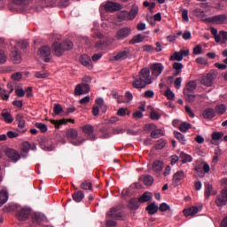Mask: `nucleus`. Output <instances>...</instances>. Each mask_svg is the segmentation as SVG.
<instances>
[{
    "mask_svg": "<svg viewBox=\"0 0 227 227\" xmlns=\"http://www.w3.org/2000/svg\"><path fill=\"white\" fill-rule=\"evenodd\" d=\"M152 79L153 78H152V76L150 77V69L148 67L142 68L139 71L138 77H134L132 86L136 88V90H143L146 88L147 84L153 82Z\"/></svg>",
    "mask_w": 227,
    "mask_h": 227,
    "instance_id": "1",
    "label": "nucleus"
},
{
    "mask_svg": "<svg viewBox=\"0 0 227 227\" xmlns=\"http://www.w3.org/2000/svg\"><path fill=\"white\" fill-rule=\"evenodd\" d=\"M52 51L57 58H61L66 51H72L74 49V43L71 41H65L62 43L55 42L52 43Z\"/></svg>",
    "mask_w": 227,
    "mask_h": 227,
    "instance_id": "2",
    "label": "nucleus"
},
{
    "mask_svg": "<svg viewBox=\"0 0 227 227\" xmlns=\"http://www.w3.org/2000/svg\"><path fill=\"white\" fill-rule=\"evenodd\" d=\"M196 88H198V83L195 81H190L184 89V97L186 102L192 104V102L196 101V98L200 97V95H194V91H196Z\"/></svg>",
    "mask_w": 227,
    "mask_h": 227,
    "instance_id": "3",
    "label": "nucleus"
},
{
    "mask_svg": "<svg viewBox=\"0 0 227 227\" xmlns=\"http://www.w3.org/2000/svg\"><path fill=\"white\" fill-rule=\"evenodd\" d=\"M132 35V28L129 27H123L119 28L115 33V38L121 42V40H125V38H129V35Z\"/></svg>",
    "mask_w": 227,
    "mask_h": 227,
    "instance_id": "4",
    "label": "nucleus"
},
{
    "mask_svg": "<svg viewBox=\"0 0 227 227\" xmlns=\"http://www.w3.org/2000/svg\"><path fill=\"white\" fill-rule=\"evenodd\" d=\"M185 176H187V174H185L184 170L176 171L172 177V185H174V187H178V185H182V182L185 180Z\"/></svg>",
    "mask_w": 227,
    "mask_h": 227,
    "instance_id": "5",
    "label": "nucleus"
},
{
    "mask_svg": "<svg viewBox=\"0 0 227 227\" xmlns=\"http://www.w3.org/2000/svg\"><path fill=\"white\" fill-rule=\"evenodd\" d=\"M122 13H124V20H134L139 13V6L133 4L129 12L124 11Z\"/></svg>",
    "mask_w": 227,
    "mask_h": 227,
    "instance_id": "6",
    "label": "nucleus"
},
{
    "mask_svg": "<svg viewBox=\"0 0 227 227\" xmlns=\"http://www.w3.org/2000/svg\"><path fill=\"white\" fill-rule=\"evenodd\" d=\"M215 203L216 207H226L227 205V188H223L220 194L215 198Z\"/></svg>",
    "mask_w": 227,
    "mask_h": 227,
    "instance_id": "7",
    "label": "nucleus"
},
{
    "mask_svg": "<svg viewBox=\"0 0 227 227\" xmlns=\"http://www.w3.org/2000/svg\"><path fill=\"white\" fill-rule=\"evenodd\" d=\"M15 120L18 125V132L20 134H25V132H27V128L26 127V119H24V115H22V114H18L15 117Z\"/></svg>",
    "mask_w": 227,
    "mask_h": 227,
    "instance_id": "8",
    "label": "nucleus"
},
{
    "mask_svg": "<svg viewBox=\"0 0 227 227\" xmlns=\"http://www.w3.org/2000/svg\"><path fill=\"white\" fill-rule=\"evenodd\" d=\"M81 129L83 132V134L87 136L90 141H95L97 139V135L93 133L95 132V128L92 125H84L81 128Z\"/></svg>",
    "mask_w": 227,
    "mask_h": 227,
    "instance_id": "9",
    "label": "nucleus"
},
{
    "mask_svg": "<svg viewBox=\"0 0 227 227\" xmlns=\"http://www.w3.org/2000/svg\"><path fill=\"white\" fill-rule=\"evenodd\" d=\"M90 93V84L82 82L77 84L74 88L75 97H81V95H87Z\"/></svg>",
    "mask_w": 227,
    "mask_h": 227,
    "instance_id": "10",
    "label": "nucleus"
},
{
    "mask_svg": "<svg viewBox=\"0 0 227 227\" xmlns=\"http://www.w3.org/2000/svg\"><path fill=\"white\" fill-rule=\"evenodd\" d=\"M150 69L152 72V79H157V77L164 72V65L160 63H154L151 65Z\"/></svg>",
    "mask_w": 227,
    "mask_h": 227,
    "instance_id": "11",
    "label": "nucleus"
},
{
    "mask_svg": "<svg viewBox=\"0 0 227 227\" xmlns=\"http://www.w3.org/2000/svg\"><path fill=\"white\" fill-rule=\"evenodd\" d=\"M214 81H215V74L210 72L206 75L202 76L200 82L204 86L210 87L214 84Z\"/></svg>",
    "mask_w": 227,
    "mask_h": 227,
    "instance_id": "12",
    "label": "nucleus"
},
{
    "mask_svg": "<svg viewBox=\"0 0 227 227\" xmlns=\"http://www.w3.org/2000/svg\"><path fill=\"white\" fill-rule=\"evenodd\" d=\"M189 55V50H180V51H176L174 54L169 58L170 61H182L184 57Z\"/></svg>",
    "mask_w": 227,
    "mask_h": 227,
    "instance_id": "13",
    "label": "nucleus"
},
{
    "mask_svg": "<svg viewBox=\"0 0 227 227\" xmlns=\"http://www.w3.org/2000/svg\"><path fill=\"white\" fill-rule=\"evenodd\" d=\"M105 10L106 12H110L111 13H113V12H118V10H121V4L116 2L108 1L105 4Z\"/></svg>",
    "mask_w": 227,
    "mask_h": 227,
    "instance_id": "14",
    "label": "nucleus"
},
{
    "mask_svg": "<svg viewBox=\"0 0 227 227\" xmlns=\"http://www.w3.org/2000/svg\"><path fill=\"white\" fill-rule=\"evenodd\" d=\"M79 60L81 65H82V67H85L89 70H91V68H93V64L91 62V58H90V56L86 54L81 55Z\"/></svg>",
    "mask_w": 227,
    "mask_h": 227,
    "instance_id": "15",
    "label": "nucleus"
},
{
    "mask_svg": "<svg viewBox=\"0 0 227 227\" xmlns=\"http://www.w3.org/2000/svg\"><path fill=\"white\" fill-rule=\"evenodd\" d=\"M40 146L42 150H44L45 152H52V150H54V145L51 139L43 138L40 142Z\"/></svg>",
    "mask_w": 227,
    "mask_h": 227,
    "instance_id": "16",
    "label": "nucleus"
},
{
    "mask_svg": "<svg viewBox=\"0 0 227 227\" xmlns=\"http://www.w3.org/2000/svg\"><path fill=\"white\" fill-rule=\"evenodd\" d=\"M226 20H227L226 14H219L208 19V22H212V24H224L226 23Z\"/></svg>",
    "mask_w": 227,
    "mask_h": 227,
    "instance_id": "17",
    "label": "nucleus"
},
{
    "mask_svg": "<svg viewBox=\"0 0 227 227\" xmlns=\"http://www.w3.org/2000/svg\"><path fill=\"white\" fill-rule=\"evenodd\" d=\"M39 54L42 58H45V63H49V61H51V59L49 58V56H51V47H49L48 45L41 47L39 49Z\"/></svg>",
    "mask_w": 227,
    "mask_h": 227,
    "instance_id": "18",
    "label": "nucleus"
},
{
    "mask_svg": "<svg viewBox=\"0 0 227 227\" xmlns=\"http://www.w3.org/2000/svg\"><path fill=\"white\" fill-rule=\"evenodd\" d=\"M106 217H110L111 219H116L117 221L121 219V212H120V208L112 207L106 213Z\"/></svg>",
    "mask_w": 227,
    "mask_h": 227,
    "instance_id": "19",
    "label": "nucleus"
},
{
    "mask_svg": "<svg viewBox=\"0 0 227 227\" xmlns=\"http://www.w3.org/2000/svg\"><path fill=\"white\" fill-rule=\"evenodd\" d=\"M6 156L12 162H17L18 160H20V154L19 152L13 150V149H8L5 153Z\"/></svg>",
    "mask_w": 227,
    "mask_h": 227,
    "instance_id": "20",
    "label": "nucleus"
},
{
    "mask_svg": "<svg viewBox=\"0 0 227 227\" xmlns=\"http://www.w3.org/2000/svg\"><path fill=\"white\" fill-rule=\"evenodd\" d=\"M70 121L71 123H75V120L74 119H62V120H50V122L54 125L55 129H59L61 125H67Z\"/></svg>",
    "mask_w": 227,
    "mask_h": 227,
    "instance_id": "21",
    "label": "nucleus"
},
{
    "mask_svg": "<svg viewBox=\"0 0 227 227\" xmlns=\"http://www.w3.org/2000/svg\"><path fill=\"white\" fill-rule=\"evenodd\" d=\"M29 214H31L29 209L21 208L20 211H18L17 217L19 221H26L27 219H29Z\"/></svg>",
    "mask_w": 227,
    "mask_h": 227,
    "instance_id": "22",
    "label": "nucleus"
},
{
    "mask_svg": "<svg viewBox=\"0 0 227 227\" xmlns=\"http://www.w3.org/2000/svg\"><path fill=\"white\" fill-rule=\"evenodd\" d=\"M11 59L13 61V63H20L22 59L20 57V52H19V50L17 48L12 49L11 52Z\"/></svg>",
    "mask_w": 227,
    "mask_h": 227,
    "instance_id": "23",
    "label": "nucleus"
},
{
    "mask_svg": "<svg viewBox=\"0 0 227 227\" xmlns=\"http://www.w3.org/2000/svg\"><path fill=\"white\" fill-rule=\"evenodd\" d=\"M162 169H164V162H162V160H154L153 163V171H154V173H160V171H162Z\"/></svg>",
    "mask_w": 227,
    "mask_h": 227,
    "instance_id": "24",
    "label": "nucleus"
},
{
    "mask_svg": "<svg viewBox=\"0 0 227 227\" xmlns=\"http://www.w3.org/2000/svg\"><path fill=\"white\" fill-rule=\"evenodd\" d=\"M128 58L129 50L119 51L115 56H114V59H115V61H123V59H127Z\"/></svg>",
    "mask_w": 227,
    "mask_h": 227,
    "instance_id": "25",
    "label": "nucleus"
},
{
    "mask_svg": "<svg viewBox=\"0 0 227 227\" xmlns=\"http://www.w3.org/2000/svg\"><path fill=\"white\" fill-rule=\"evenodd\" d=\"M145 210L148 212L149 215H155V214L159 212V206H157L155 202H152L146 207Z\"/></svg>",
    "mask_w": 227,
    "mask_h": 227,
    "instance_id": "26",
    "label": "nucleus"
},
{
    "mask_svg": "<svg viewBox=\"0 0 227 227\" xmlns=\"http://www.w3.org/2000/svg\"><path fill=\"white\" fill-rule=\"evenodd\" d=\"M204 196L206 200H208V198H210V194H212V191H214V186L212 185V184L206 182L204 184Z\"/></svg>",
    "mask_w": 227,
    "mask_h": 227,
    "instance_id": "27",
    "label": "nucleus"
},
{
    "mask_svg": "<svg viewBox=\"0 0 227 227\" xmlns=\"http://www.w3.org/2000/svg\"><path fill=\"white\" fill-rule=\"evenodd\" d=\"M203 118L205 120H212L215 116V110L213 108H207L203 111Z\"/></svg>",
    "mask_w": 227,
    "mask_h": 227,
    "instance_id": "28",
    "label": "nucleus"
},
{
    "mask_svg": "<svg viewBox=\"0 0 227 227\" xmlns=\"http://www.w3.org/2000/svg\"><path fill=\"white\" fill-rule=\"evenodd\" d=\"M33 0H12L13 4L20 6L21 8H27Z\"/></svg>",
    "mask_w": 227,
    "mask_h": 227,
    "instance_id": "29",
    "label": "nucleus"
},
{
    "mask_svg": "<svg viewBox=\"0 0 227 227\" xmlns=\"http://www.w3.org/2000/svg\"><path fill=\"white\" fill-rule=\"evenodd\" d=\"M72 198L76 203H81L82 200H84V192L82 191H78L73 193Z\"/></svg>",
    "mask_w": 227,
    "mask_h": 227,
    "instance_id": "30",
    "label": "nucleus"
},
{
    "mask_svg": "<svg viewBox=\"0 0 227 227\" xmlns=\"http://www.w3.org/2000/svg\"><path fill=\"white\" fill-rule=\"evenodd\" d=\"M145 35L138 34V35L133 36V38L129 41V43L131 45H134L136 43H141V42L145 41Z\"/></svg>",
    "mask_w": 227,
    "mask_h": 227,
    "instance_id": "31",
    "label": "nucleus"
},
{
    "mask_svg": "<svg viewBox=\"0 0 227 227\" xmlns=\"http://www.w3.org/2000/svg\"><path fill=\"white\" fill-rule=\"evenodd\" d=\"M152 200V192H144L138 199L139 203H146V201H150Z\"/></svg>",
    "mask_w": 227,
    "mask_h": 227,
    "instance_id": "32",
    "label": "nucleus"
},
{
    "mask_svg": "<svg viewBox=\"0 0 227 227\" xmlns=\"http://www.w3.org/2000/svg\"><path fill=\"white\" fill-rule=\"evenodd\" d=\"M8 192L6 190L0 191V207H3L8 201Z\"/></svg>",
    "mask_w": 227,
    "mask_h": 227,
    "instance_id": "33",
    "label": "nucleus"
},
{
    "mask_svg": "<svg viewBox=\"0 0 227 227\" xmlns=\"http://www.w3.org/2000/svg\"><path fill=\"white\" fill-rule=\"evenodd\" d=\"M198 207H192L188 209H184V215H185V217H189V215H196V214H198Z\"/></svg>",
    "mask_w": 227,
    "mask_h": 227,
    "instance_id": "34",
    "label": "nucleus"
},
{
    "mask_svg": "<svg viewBox=\"0 0 227 227\" xmlns=\"http://www.w3.org/2000/svg\"><path fill=\"white\" fill-rule=\"evenodd\" d=\"M172 67H173L174 70L176 71L174 73L175 76L180 75V74H182V68H184V64H182L180 62H175Z\"/></svg>",
    "mask_w": 227,
    "mask_h": 227,
    "instance_id": "35",
    "label": "nucleus"
},
{
    "mask_svg": "<svg viewBox=\"0 0 227 227\" xmlns=\"http://www.w3.org/2000/svg\"><path fill=\"white\" fill-rule=\"evenodd\" d=\"M164 136V130L162 129H154L151 132V137L153 139H159V137H162Z\"/></svg>",
    "mask_w": 227,
    "mask_h": 227,
    "instance_id": "36",
    "label": "nucleus"
},
{
    "mask_svg": "<svg viewBox=\"0 0 227 227\" xmlns=\"http://www.w3.org/2000/svg\"><path fill=\"white\" fill-rule=\"evenodd\" d=\"M194 13L196 15V17H199V19H201V20H208V19L207 18V14H205V12L201 9H195L194 10Z\"/></svg>",
    "mask_w": 227,
    "mask_h": 227,
    "instance_id": "37",
    "label": "nucleus"
},
{
    "mask_svg": "<svg viewBox=\"0 0 227 227\" xmlns=\"http://www.w3.org/2000/svg\"><path fill=\"white\" fill-rule=\"evenodd\" d=\"M129 208H131V210H137V208H139V199H131L129 200Z\"/></svg>",
    "mask_w": 227,
    "mask_h": 227,
    "instance_id": "38",
    "label": "nucleus"
},
{
    "mask_svg": "<svg viewBox=\"0 0 227 227\" xmlns=\"http://www.w3.org/2000/svg\"><path fill=\"white\" fill-rule=\"evenodd\" d=\"M1 114L5 123H13V116H12V114L8 112H3Z\"/></svg>",
    "mask_w": 227,
    "mask_h": 227,
    "instance_id": "39",
    "label": "nucleus"
},
{
    "mask_svg": "<svg viewBox=\"0 0 227 227\" xmlns=\"http://www.w3.org/2000/svg\"><path fill=\"white\" fill-rule=\"evenodd\" d=\"M81 189L83 191H93V184L90 181H83L81 184Z\"/></svg>",
    "mask_w": 227,
    "mask_h": 227,
    "instance_id": "40",
    "label": "nucleus"
},
{
    "mask_svg": "<svg viewBox=\"0 0 227 227\" xmlns=\"http://www.w3.org/2000/svg\"><path fill=\"white\" fill-rule=\"evenodd\" d=\"M180 159H182V163L185 164L187 162H192V156L184 153H180Z\"/></svg>",
    "mask_w": 227,
    "mask_h": 227,
    "instance_id": "41",
    "label": "nucleus"
},
{
    "mask_svg": "<svg viewBox=\"0 0 227 227\" xmlns=\"http://www.w3.org/2000/svg\"><path fill=\"white\" fill-rule=\"evenodd\" d=\"M67 139H75L77 137V130L70 129L66 132Z\"/></svg>",
    "mask_w": 227,
    "mask_h": 227,
    "instance_id": "42",
    "label": "nucleus"
},
{
    "mask_svg": "<svg viewBox=\"0 0 227 227\" xmlns=\"http://www.w3.org/2000/svg\"><path fill=\"white\" fill-rule=\"evenodd\" d=\"M166 145H168V142L162 138L159 139L155 144V149L156 150H162L165 148Z\"/></svg>",
    "mask_w": 227,
    "mask_h": 227,
    "instance_id": "43",
    "label": "nucleus"
},
{
    "mask_svg": "<svg viewBox=\"0 0 227 227\" xmlns=\"http://www.w3.org/2000/svg\"><path fill=\"white\" fill-rule=\"evenodd\" d=\"M174 134H175L176 139H178V141H179V143H181V145H186L187 140L185 139V136H184L180 132H174Z\"/></svg>",
    "mask_w": 227,
    "mask_h": 227,
    "instance_id": "44",
    "label": "nucleus"
},
{
    "mask_svg": "<svg viewBox=\"0 0 227 227\" xmlns=\"http://www.w3.org/2000/svg\"><path fill=\"white\" fill-rule=\"evenodd\" d=\"M142 179L145 185H152L153 184V176L150 175L143 176Z\"/></svg>",
    "mask_w": 227,
    "mask_h": 227,
    "instance_id": "45",
    "label": "nucleus"
},
{
    "mask_svg": "<svg viewBox=\"0 0 227 227\" xmlns=\"http://www.w3.org/2000/svg\"><path fill=\"white\" fill-rule=\"evenodd\" d=\"M215 113H217L218 114H224V113H226V105L221 104V105H217L215 107Z\"/></svg>",
    "mask_w": 227,
    "mask_h": 227,
    "instance_id": "46",
    "label": "nucleus"
},
{
    "mask_svg": "<svg viewBox=\"0 0 227 227\" xmlns=\"http://www.w3.org/2000/svg\"><path fill=\"white\" fill-rule=\"evenodd\" d=\"M10 92L5 89L0 88V98L2 100H8L10 98Z\"/></svg>",
    "mask_w": 227,
    "mask_h": 227,
    "instance_id": "47",
    "label": "nucleus"
},
{
    "mask_svg": "<svg viewBox=\"0 0 227 227\" xmlns=\"http://www.w3.org/2000/svg\"><path fill=\"white\" fill-rule=\"evenodd\" d=\"M29 150H31V143L24 142L21 146L22 153L27 154L29 153Z\"/></svg>",
    "mask_w": 227,
    "mask_h": 227,
    "instance_id": "48",
    "label": "nucleus"
},
{
    "mask_svg": "<svg viewBox=\"0 0 227 227\" xmlns=\"http://www.w3.org/2000/svg\"><path fill=\"white\" fill-rule=\"evenodd\" d=\"M192 125H191V123L183 122L179 126V130H181V132H187V130H189V129H192Z\"/></svg>",
    "mask_w": 227,
    "mask_h": 227,
    "instance_id": "49",
    "label": "nucleus"
},
{
    "mask_svg": "<svg viewBox=\"0 0 227 227\" xmlns=\"http://www.w3.org/2000/svg\"><path fill=\"white\" fill-rule=\"evenodd\" d=\"M58 0H43L42 3L44 4L43 6H46L47 8H52L53 6H56V3Z\"/></svg>",
    "mask_w": 227,
    "mask_h": 227,
    "instance_id": "50",
    "label": "nucleus"
},
{
    "mask_svg": "<svg viewBox=\"0 0 227 227\" xmlns=\"http://www.w3.org/2000/svg\"><path fill=\"white\" fill-rule=\"evenodd\" d=\"M211 35H213L214 38H215V42H216V43H219L221 42V35H219L217 34V29L215 27L211 28Z\"/></svg>",
    "mask_w": 227,
    "mask_h": 227,
    "instance_id": "51",
    "label": "nucleus"
},
{
    "mask_svg": "<svg viewBox=\"0 0 227 227\" xmlns=\"http://www.w3.org/2000/svg\"><path fill=\"white\" fill-rule=\"evenodd\" d=\"M48 76H49V74L45 72H42V71L35 72V77H36V79H45Z\"/></svg>",
    "mask_w": 227,
    "mask_h": 227,
    "instance_id": "52",
    "label": "nucleus"
},
{
    "mask_svg": "<svg viewBox=\"0 0 227 227\" xmlns=\"http://www.w3.org/2000/svg\"><path fill=\"white\" fill-rule=\"evenodd\" d=\"M53 113L57 115L61 114V113H63V106H61L59 104H55L53 107Z\"/></svg>",
    "mask_w": 227,
    "mask_h": 227,
    "instance_id": "53",
    "label": "nucleus"
},
{
    "mask_svg": "<svg viewBox=\"0 0 227 227\" xmlns=\"http://www.w3.org/2000/svg\"><path fill=\"white\" fill-rule=\"evenodd\" d=\"M96 104H98L99 106V107L101 109H103V113H106V111H107V106H106V105H104V99L103 98H98L96 99Z\"/></svg>",
    "mask_w": 227,
    "mask_h": 227,
    "instance_id": "54",
    "label": "nucleus"
},
{
    "mask_svg": "<svg viewBox=\"0 0 227 227\" xmlns=\"http://www.w3.org/2000/svg\"><path fill=\"white\" fill-rule=\"evenodd\" d=\"M219 36L221 42L219 43H226L227 42V32L226 31H220L219 32Z\"/></svg>",
    "mask_w": 227,
    "mask_h": 227,
    "instance_id": "55",
    "label": "nucleus"
},
{
    "mask_svg": "<svg viewBox=\"0 0 227 227\" xmlns=\"http://www.w3.org/2000/svg\"><path fill=\"white\" fill-rule=\"evenodd\" d=\"M223 136H224V134H223V132H214L212 134V139H213V141H219V140L223 139Z\"/></svg>",
    "mask_w": 227,
    "mask_h": 227,
    "instance_id": "56",
    "label": "nucleus"
},
{
    "mask_svg": "<svg viewBox=\"0 0 227 227\" xmlns=\"http://www.w3.org/2000/svg\"><path fill=\"white\" fill-rule=\"evenodd\" d=\"M6 59H8L6 53L0 50V65H4V63H6Z\"/></svg>",
    "mask_w": 227,
    "mask_h": 227,
    "instance_id": "57",
    "label": "nucleus"
},
{
    "mask_svg": "<svg viewBox=\"0 0 227 227\" xmlns=\"http://www.w3.org/2000/svg\"><path fill=\"white\" fill-rule=\"evenodd\" d=\"M182 19L184 22H189V11L187 9H182Z\"/></svg>",
    "mask_w": 227,
    "mask_h": 227,
    "instance_id": "58",
    "label": "nucleus"
},
{
    "mask_svg": "<svg viewBox=\"0 0 227 227\" xmlns=\"http://www.w3.org/2000/svg\"><path fill=\"white\" fill-rule=\"evenodd\" d=\"M36 129H39L41 132H47V125L42 123V122H37L35 123Z\"/></svg>",
    "mask_w": 227,
    "mask_h": 227,
    "instance_id": "59",
    "label": "nucleus"
},
{
    "mask_svg": "<svg viewBox=\"0 0 227 227\" xmlns=\"http://www.w3.org/2000/svg\"><path fill=\"white\" fill-rule=\"evenodd\" d=\"M174 86L176 90H180V88H182V77H177L174 81Z\"/></svg>",
    "mask_w": 227,
    "mask_h": 227,
    "instance_id": "60",
    "label": "nucleus"
},
{
    "mask_svg": "<svg viewBox=\"0 0 227 227\" xmlns=\"http://www.w3.org/2000/svg\"><path fill=\"white\" fill-rule=\"evenodd\" d=\"M158 209L160 210V212H167V210H170V207H169V205L163 202L160 205Z\"/></svg>",
    "mask_w": 227,
    "mask_h": 227,
    "instance_id": "61",
    "label": "nucleus"
},
{
    "mask_svg": "<svg viewBox=\"0 0 227 227\" xmlns=\"http://www.w3.org/2000/svg\"><path fill=\"white\" fill-rule=\"evenodd\" d=\"M202 51H203V48L201 47V45L198 44L193 48V54H195L196 56H200Z\"/></svg>",
    "mask_w": 227,
    "mask_h": 227,
    "instance_id": "62",
    "label": "nucleus"
},
{
    "mask_svg": "<svg viewBox=\"0 0 227 227\" xmlns=\"http://www.w3.org/2000/svg\"><path fill=\"white\" fill-rule=\"evenodd\" d=\"M152 120H160V114L155 111H152L150 114Z\"/></svg>",
    "mask_w": 227,
    "mask_h": 227,
    "instance_id": "63",
    "label": "nucleus"
},
{
    "mask_svg": "<svg viewBox=\"0 0 227 227\" xmlns=\"http://www.w3.org/2000/svg\"><path fill=\"white\" fill-rule=\"evenodd\" d=\"M117 224L118 223L114 220H106V227H115V226H117Z\"/></svg>",
    "mask_w": 227,
    "mask_h": 227,
    "instance_id": "64",
    "label": "nucleus"
}]
</instances>
